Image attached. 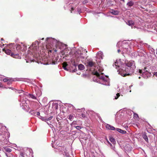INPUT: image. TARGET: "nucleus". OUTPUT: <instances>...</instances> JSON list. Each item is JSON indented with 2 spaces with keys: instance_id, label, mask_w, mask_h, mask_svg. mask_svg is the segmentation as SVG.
<instances>
[{
  "instance_id": "f257e3e1",
  "label": "nucleus",
  "mask_w": 157,
  "mask_h": 157,
  "mask_svg": "<svg viewBox=\"0 0 157 157\" xmlns=\"http://www.w3.org/2000/svg\"><path fill=\"white\" fill-rule=\"evenodd\" d=\"M95 63L92 61H89L87 62L86 66L88 68L90 69L91 68H93L94 69L92 71V73L95 76L93 78V80L94 82L101 83L106 86L109 85V78L106 76H103V73L102 72L103 71V69L100 66H98L97 69L94 68L95 67Z\"/></svg>"
},
{
  "instance_id": "f03ea898",
  "label": "nucleus",
  "mask_w": 157,
  "mask_h": 157,
  "mask_svg": "<svg viewBox=\"0 0 157 157\" xmlns=\"http://www.w3.org/2000/svg\"><path fill=\"white\" fill-rule=\"evenodd\" d=\"M114 66L116 69L119 68L117 71L123 77L132 74L136 68L135 63L133 61H126L124 63H122L121 59L117 60L113 65L114 67Z\"/></svg>"
},
{
  "instance_id": "7ed1b4c3",
  "label": "nucleus",
  "mask_w": 157,
  "mask_h": 157,
  "mask_svg": "<svg viewBox=\"0 0 157 157\" xmlns=\"http://www.w3.org/2000/svg\"><path fill=\"white\" fill-rule=\"evenodd\" d=\"M45 47L47 49L48 54L51 53L56 52L57 53H61L63 58L66 56L67 54L63 52V50L65 48V44L57 41L56 39L52 38H47L46 40Z\"/></svg>"
},
{
  "instance_id": "20e7f679",
  "label": "nucleus",
  "mask_w": 157,
  "mask_h": 157,
  "mask_svg": "<svg viewBox=\"0 0 157 157\" xmlns=\"http://www.w3.org/2000/svg\"><path fill=\"white\" fill-rule=\"evenodd\" d=\"M38 42L36 40L33 43L29 48L28 50L29 53L30 55H32L33 56L36 58L38 59L43 56V53L44 52L43 50L42 52L40 50L41 48H40L38 45H39Z\"/></svg>"
},
{
  "instance_id": "39448f33",
  "label": "nucleus",
  "mask_w": 157,
  "mask_h": 157,
  "mask_svg": "<svg viewBox=\"0 0 157 157\" xmlns=\"http://www.w3.org/2000/svg\"><path fill=\"white\" fill-rule=\"evenodd\" d=\"M86 56V53L83 54L80 52L76 51L75 53V59L72 60V65L74 66L75 68L77 66L78 62L80 61H83L85 59V57Z\"/></svg>"
},
{
  "instance_id": "423d86ee",
  "label": "nucleus",
  "mask_w": 157,
  "mask_h": 157,
  "mask_svg": "<svg viewBox=\"0 0 157 157\" xmlns=\"http://www.w3.org/2000/svg\"><path fill=\"white\" fill-rule=\"evenodd\" d=\"M120 45H121V47L122 48V54L126 53L130 55V51L129 49H128V43L124 42L122 43L119 42L117 44V46Z\"/></svg>"
},
{
  "instance_id": "0eeeda50",
  "label": "nucleus",
  "mask_w": 157,
  "mask_h": 157,
  "mask_svg": "<svg viewBox=\"0 0 157 157\" xmlns=\"http://www.w3.org/2000/svg\"><path fill=\"white\" fill-rule=\"evenodd\" d=\"M2 50L4 51L8 55H10L12 57L15 58H18L19 56L18 53H16L15 52V50L14 51L13 49H11V50L7 49L6 48V47L5 48L2 49Z\"/></svg>"
},
{
  "instance_id": "6e6552de",
  "label": "nucleus",
  "mask_w": 157,
  "mask_h": 157,
  "mask_svg": "<svg viewBox=\"0 0 157 157\" xmlns=\"http://www.w3.org/2000/svg\"><path fill=\"white\" fill-rule=\"evenodd\" d=\"M20 96V101L21 102V103L20 104V105L21 107H22V109H26L27 108V106H28L27 105V103H26L25 100L26 99V96L24 94L21 95Z\"/></svg>"
},
{
  "instance_id": "1a4fd4ad",
  "label": "nucleus",
  "mask_w": 157,
  "mask_h": 157,
  "mask_svg": "<svg viewBox=\"0 0 157 157\" xmlns=\"http://www.w3.org/2000/svg\"><path fill=\"white\" fill-rule=\"evenodd\" d=\"M67 6H68L69 8H71L70 9H69V10L71 11V13L74 10L75 8V7H74V6L73 4H71V3L69 4L67 6V3H66V6H64V8L65 9H66L67 8Z\"/></svg>"
},
{
  "instance_id": "9d476101",
  "label": "nucleus",
  "mask_w": 157,
  "mask_h": 157,
  "mask_svg": "<svg viewBox=\"0 0 157 157\" xmlns=\"http://www.w3.org/2000/svg\"><path fill=\"white\" fill-rule=\"evenodd\" d=\"M146 68H145L143 70H139V72L140 74H142V76L143 77L145 78V77L144 76V75L145 74H146L147 73H148L147 70L146 71L145 69Z\"/></svg>"
},
{
  "instance_id": "9b49d317",
  "label": "nucleus",
  "mask_w": 157,
  "mask_h": 157,
  "mask_svg": "<svg viewBox=\"0 0 157 157\" xmlns=\"http://www.w3.org/2000/svg\"><path fill=\"white\" fill-rule=\"evenodd\" d=\"M143 44H144V46L147 47L148 48V49L151 51V52H150L151 53H155V50L153 48H152L151 46H150V45H148L146 43Z\"/></svg>"
},
{
  "instance_id": "f8f14e48",
  "label": "nucleus",
  "mask_w": 157,
  "mask_h": 157,
  "mask_svg": "<svg viewBox=\"0 0 157 157\" xmlns=\"http://www.w3.org/2000/svg\"><path fill=\"white\" fill-rule=\"evenodd\" d=\"M21 51H25L27 49V46L26 45L23 43H21Z\"/></svg>"
},
{
  "instance_id": "ddd939ff",
  "label": "nucleus",
  "mask_w": 157,
  "mask_h": 157,
  "mask_svg": "<svg viewBox=\"0 0 157 157\" xmlns=\"http://www.w3.org/2000/svg\"><path fill=\"white\" fill-rule=\"evenodd\" d=\"M105 127L106 128L110 130H114L115 129V127L108 124H107L106 125Z\"/></svg>"
},
{
  "instance_id": "4468645a",
  "label": "nucleus",
  "mask_w": 157,
  "mask_h": 157,
  "mask_svg": "<svg viewBox=\"0 0 157 157\" xmlns=\"http://www.w3.org/2000/svg\"><path fill=\"white\" fill-rule=\"evenodd\" d=\"M110 12L112 13V14H114V15H117L119 13V11H118L117 10H111Z\"/></svg>"
},
{
  "instance_id": "2eb2a0df",
  "label": "nucleus",
  "mask_w": 157,
  "mask_h": 157,
  "mask_svg": "<svg viewBox=\"0 0 157 157\" xmlns=\"http://www.w3.org/2000/svg\"><path fill=\"white\" fill-rule=\"evenodd\" d=\"M36 116L38 117L41 119L42 121H45L44 119V118L43 117H42L40 115V113L39 112H36Z\"/></svg>"
},
{
  "instance_id": "dca6fc26",
  "label": "nucleus",
  "mask_w": 157,
  "mask_h": 157,
  "mask_svg": "<svg viewBox=\"0 0 157 157\" xmlns=\"http://www.w3.org/2000/svg\"><path fill=\"white\" fill-rule=\"evenodd\" d=\"M63 67L64 70L67 71L68 70V65L66 63H63Z\"/></svg>"
},
{
  "instance_id": "f3484780",
  "label": "nucleus",
  "mask_w": 157,
  "mask_h": 157,
  "mask_svg": "<svg viewBox=\"0 0 157 157\" xmlns=\"http://www.w3.org/2000/svg\"><path fill=\"white\" fill-rule=\"evenodd\" d=\"M116 130L122 134H125L126 133V131L121 129L119 128H117Z\"/></svg>"
},
{
  "instance_id": "a211bd4d",
  "label": "nucleus",
  "mask_w": 157,
  "mask_h": 157,
  "mask_svg": "<svg viewBox=\"0 0 157 157\" xmlns=\"http://www.w3.org/2000/svg\"><path fill=\"white\" fill-rule=\"evenodd\" d=\"M103 53L99 51L97 53V57L101 58V59H103Z\"/></svg>"
},
{
  "instance_id": "6ab92c4d",
  "label": "nucleus",
  "mask_w": 157,
  "mask_h": 157,
  "mask_svg": "<svg viewBox=\"0 0 157 157\" xmlns=\"http://www.w3.org/2000/svg\"><path fill=\"white\" fill-rule=\"evenodd\" d=\"M109 140L112 143V144H116V141L115 139L112 137H110L109 138Z\"/></svg>"
},
{
  "instance_id": "aec40b11",
  "label": "nucleus",
  "mask_w": 157,
  "mask_h": 157,
  "mask_svg": "<svg viewBox=\"0 0 157 157\" xmlns=\"http://www.w3.org/2000/svg\"><path fill=\"white\" fill-rule=\"evenodd\" d=\"M21 44H18L17 45V46L16 47V50H17V51H21Z\"/></svg>"
},
{
  "instance_id": "412c9836",
  "label": "nucleus",
  "mask_w": 157,
  "mask_h": 157,
  "mask_svg": "<svg viewBox=\"0 0 157 157\" xmlns=\"http://www.w3.org/2000/svg\"><path fill=\"white\" fill-rule=\"evenodd\" d=\"M134 22L132 20H129L127 22V24L129 26H132L134 25Z\"/></svg>"
},
{
  "instance_id": "4be33fe9",
  "label": "nucleus",
  "mask_w": 157,
  "mask_h": 157,
  "mask_svg": "<svg viewBox=\"0 0 157 157\" xmlns=\"http://www.w3.org/2000/svg\"><path fill=\"white\" fill-rule=\"evenodd\" d=\"M4 149L6 151L8 152H9V153L10 152L12 151L11 149H10V148L7 147H5L4 148Z\"/></svg>"
},
{
  "instance_id": "5701e85b",
  "label": "nucleus",
  "mask_w": 157,
  "mask_h": 157,
  "mask_svg": "<svg viewBox=\"0 0 157 157\" xmlns=\"http://www.w3.org/2000/svg\"><path fill=\"white\" fill-rule=\"evenodd\" d=\"M78 68L79 70H82L84 69L85 67L83 65L80 64L78 65Z\"/></svg>"
},
{
  "instance_id": "b1692460",
  "label": "nucleus",
  "mask_w": 157,
  "mask_h": 157,
  "mask_svg": "<svg viewBox=\"0 0 157 157\" xmlns=\"http://www.w3.org/2000/svg\"><path fill=\"white\" fill-rule=\"evenodd\" d=\"M52 107L54 109H55L56 110L57 109H58V105L57 103H53L52 104Z\"/></svg>"
},
{
  "instance_id": "393cba45",
  "label": "nucleus",
  "mask_w": 157,
  "mask_h": 157,
  "mask_svg": "<svg viewBox=\"0 0 157 157\" xmlns=\"http://www.w3.org/2000/svg\"><path fill=\"white\" fill-rule=\"evenodd\" d=\"M36 95L37 97H39L41 95V93L40 90L38 91H36Z\"/></svg>"
},
{
  "instance_id": "a878e982",
  "label": "nucleus",
  "mask_w": 157,
  "mask_h": 157,
  "mask_svg": "<svg viewBox=\"0 0 157 157\" xmlns=\"http://www.w3.org/2000/svg\"><path fill=\"white\" fill-rule=\"evenodd\" d=\"M143 138L147 142H148V137L147 135H144L143 136Z\"/></svg>"
},
{
  "instance_id": "bb28decb",
  "label": "nucleus",
  "mask_w": 157,
  "mask_h": 157,
  "mask_svg": "<svg viewBox=\"0 0 157 157\" xmlns=\"http://www.w3.org/2000/svg\"><path fill=\"white\" fill-rule=\"evenodd\" d=\"M7 143H8V141H7V140H6V139H4L3 140V141L2 142V143L1 144L2 145H5Z\"/></svg>"
},
{
  "instance_id": "cd10ccee",
  "label": "nucleus",
  "mask_w": 157,
  "mask_h": 157,
  "mask_svg": "<svg viewBox=\"0 0 157 157\" xmlns=\"http://www.w3.org/2000/svg\"><path fill=\"white\" fill-rule=\"evenodd\" d=\"M67 106L68 107L71 108L72 109H75L74 106L71 104H67Z\"/></svg>"
},
{
  "instance_id": "c85d7f7f",
  "label": "nucleus",
  "mask_w": 157,
  "mask_h": 157,
  "mask_svg": "<svg viewBox=\"0 0 157 157\" xmlns=\"http://www.w3.org/2000/svg\"><path fill=\"white\" fill-rule=\"evenodd\" d=\"M29 97L31 98H32L33 99H36V97L34 95H33V94H29Z\"/></svg>"
},
{
  "instance_id": "c756f323",
  "label": "nucleus",
  "mask_w": 157,
  "mask_h": 157,
  "mask_svg": "<svg viewBox=\"0 0 157 157\" xmlns=\"http://www.w3.org/2000/svg\"><path fill=\"white\" fill-rule=\"evenodd\" d=\"M68 119L70 120V121H72V119L74 118V116L72 115H70L68 116Z\"/></svg>"
},
{
  "instance_id": "7c9ffc66",
  "label": "nucleus",
  "mask_w": 157,
  "mask_h": 157,
  "mask_svg": "<svg viewBox=\"0 0 157 157\" xmlns=\"http://www.w3.org/2000/svg\"><path fill=\"white\" fill-rule=\"evenodd\" d=\"M133 5V3L132 2H130L127 3V5L129 6H132Z\"/></svg>"
},
{
  "instance_id": "2f4dec72",
  "label": "nucleus",
  "mask_w": 157,
  "mask_h": 157,
  "mask_svg": "<svg viewBox=\"0 0 157 157\" xmlns=\"http://www.w3.org/2000/svg\"><path fill=\"white\" fill-rule=\"evenodd\" d=\"M6 155L7 157H13V156L12 154L10 153H6Z\"/></svg>"
},
{
  "instance_id": "473e14b6",
  "label": "nucleus",
  "mask_w": 157,
  "mask_h": 157,
  "mask_svg": "<svg viewBox=\"0 0 157 157\" xmlns=\"http://www.w3.org/2000/svg\"><path fill=\"white\" fill-rule=\"evenodd\" d=\"M52 118V116H51V117H50L48 118L47 119H45V118H44L45 119H44L45 120V121H49V120H51Z\"/></svg>"
},
{
  "instance_id": "72a5a7b5",
  "label": "nucleus",
  "mask_w": 157,
  "mask_h": 157,
  "mask_svg": "<svg viewBox=\"0 0 157 157\" xmlns=\"http://www.w3.org/2000/svg\"><path fill=\"white\" fill-rule=\"evenodd\" d=\"M77 124V121H74L71 124V125Z\"/></svg>"
},
{
  "instance_id": "f704fd0d",
  "label": "nucleus",
  "mask_w": 157,
  "mask_h": 157,
  "mask_svg": "<svg viewBox=\"0 0 157 157\" xmlns=\"http://www.w3.org/2000/svg\"><path fill=\"white\" fill-rule=\"evenodd\" d=\"M133 113L134 117L136 119L137 118H138V116L137 114L135 113Z\"/></svg>"
},
{
  "instance_id": "c9c22d12",
  "label": "nucleus",
  "mask_w": 157,
  "mask_h": 157,
  "mask_svg": "<svg viewBox=\"0 0 157 157\" xmlns=\"http://www.w3.org/2000/svg\"><path fill=\"white\" fill-rule=\"evenodd\" d=\"M120 96V95L119 94V93H117L116 94V96L115 97V99H117Z\"/></svg>"
},
{
  "instance_id": "e433bc0d",
  "label": "nucleus",
  "mask_w": 157,
  "mask_h": 157,
  "mask_svg": "<svg viewBox=\"0 0 157 157\" xmlns=\"http://www.w3.org/2000/svg\"><path fill=\"white\" fill-rule=\"evenodd\" d=\"M9 79H8L7 78H5L3 79V80L4 82H8L9 80Z\"/></svg>"
},
{
  "instance_id": "4c0bfd02",
  "label": "nucleus",
  "mask_w": 157,
  "mask_h": 157,
  "mask_svg": "<svg viewBox=\"0 0 157 157\" xmlns=\"http://www.w3.org/2000/svg\"><path fill=\"white\" fill-rule=\"evenodd\" d=\"M36 111H33L32 113V114L34 116H36Z\"/></svg>"
},
{
  "instance_id": "58836bf2",
  "label": "nucleus",
  "mask_w": 157,
  "mask_h": 157,
  "mask_svg": "<svg viewBox=\"0 0 157 157\" xmlns=\"http://www.w3.org/2000/svg\"><path fill=\"white\" fill-rule=\"evenodd\" d=\"M120 51H122V48L121 47V46L119 48V49H118L117 51L118 52H119Z\"/></svg>"
},
{
  "instance_id": "ea45409f",
  "label": "nucleus",
  "mask_w": 157,
  "mask_h": 157,
  "mask_svg": "<svg viewBox=\"0 0 157 157\" xmlns=\"http://www.w3.org/2000/svg\"><path fill=\"white\" fill-rule=\"evenodd\" d=\"M75 127L76 129L79 130L80 129H81V127L80 126H75Z\"/></svg>"
},
{
  "instance_id": "a19ab883",
  "label": "nucleus",
  "mask_w": 157,
  "mask_h": 157,
  "mask_svg": "<svg viewBox=\"0 0 157 157\" xmlns=\"http://www.w3.org/2000/svg\"><path fill=\"white\" fill-rule=\"evenodd\" d=\"M108 142L109 144L110 145V146L112 148V149H113V148L114 147L112 145V144L110 143H109V141H108Z\"/></svg>"
},
{
  "instance_id": "79ce46f5",
  "label": "nucleus",
  "mask_w": 157,
  "mask_h": 157,
  "mask_svg": "<svg viewBox=\"0 0 157 157\" xmlns=\"http://www.w3.org/2000/svg\"><path fill=\"white\" fill-rule=\"evenodd\" d=\"M88 2V1L87 0H85L83 2V4H86Z\"/></svg>"
},
{
  "instance_id": "37998d69",
  "label": "nucleus",
  "mask_w": 157,
  "mask_h": 157,
  "mask_svg": "<svg viewBox=\"0 0 157 157\" xmlns=\"http://www.w3.org/2000/svg\"><path fill=\"white\" fill-rule=\"evenodd\" d=\"M6 45V44H0V47L2 48H3V47L4 46V45Z\"/></svg>"
},
{
  "instance_id": "c03bdc74",
  "label": "nucleus",
  "mask_w": 157,
  "mask_h": 157,
  "mask_svg": "<svg viewBox=\"0 0 157 157\" xmlns=\"http://www.w3.org/2000/svg\"><path fill=\"white\" fill-rule=\"evenodd\" d=\"M77 11L78 12V13H79V14H80V13H81V10L80 9H78L77 10Z\"/></svg>"
},
{
  "instance_id": "a18cd8bd",
  "label": "nucleus",
  "mask_w": 157,
  "mask_h": 157,
  "mask_svg": "<svg viewBox=\"0 0 157 157\" xmlns=\"http://www.w3.org/2000/svg\"><path fill=\"white\" fill-rule=\"evenodd\" d=\"M32 60L31 59L29 61L28 60H26V62L27 63H30V62H31L32 61Z\"/></svg>"
},
{
  "instance_id": "49530a36",
  "label": "nucleus",
  "mask_w": 157,
  "mask_h": 157,
  "mask_svg": "<svg viewBox=\"0 0 157 157\" xmlns=\"http://www.w3.org/2000/svg\"><path fill=\"white\" fill-rule=\"evenodd\" d=\"M56 63V61H52V64H55Z\"/></svg>"
},
{
  "instance_id": "de8ad7c7",
  "label": "nucleus",
  "mask_w": 157,
  "mask_h": 157,
  "mask_svg": "<svg viewBox=\"0 0 157 157\" xmlns=\"http://www.w3.org/2000/svg\"><path fill=\"white\" fill-rule=\"evenodd\" d=\"M82 116L83 117H85V114H84L82 113Z\"/></svg>"
},
{
  "instance_id": "09e8293b",
  "label": "nucleus",
  "mask_w": 157,
  "mask_h": 157,
  "mask_svg": "<svg viewBox=\"0 0 157 157\" xmlns=\"http://www.w3.org/2000/svg\"><path fill=\"white\" fill-rule=\"evenodd\" d=\"M3 86L2 84L0 82V87H1Z\"/></svg>"
},
{
  "instance_id": "8fccbe9b",
  "label": "nucleus",
  "mask_w": 157,
  "mask_h": 157,
  "mask_svg": "<svg viewBox=\"0 0 157 157\" xmlns=\"http://www.w3.org/2000/svg\"><path fill=\"white\" fill-rule=\"evenodd\" d=\"M10 80L8 81V82H7V84L8 85H9L10 84Z\"/></svg>"
},
{
  "instance_id": "3c124183",
  "label": "nucleus",
  "mask_w": 157,
  "mask_h": 157,
  "mask_svg": "<svg viewBox=\"0 0 157 157\" xmlns=\"http://www.w3.org/2000/svg\"><path fill=\"white\" fill-rule=\"evenodd\" d=\"M9 89H11L12 90H13L14 88H12V87H9Z\"/></svg>"
},
{
  "instance_id": "603ef678",
  "label": "nucleus",
  "mask_w": 157,
  "mask_h": 157,
  "mask_svg": "<svg viewBox=\"0 0 157 157\" xmlns=\"http://www.w3.org/2000/svg\"><path fill=\"white\" fill-rule=\"evenodd\" d=\"M132 86V85H131V86H129V89H130L131 88Z\"/></svg>"
},
{
  "instance_id": "864d4df0",
  "label": "nucleus",
  "mask_w": 157,
  "mask_h": 157,
  "mask_svg": "<svg viewBox=\"0 0 157 157\" xmlns=\"http://www.w3.org/2000/svg\"><path fill=\"white\" fill-rule=\"evenodd\" d=\"M75 70H76L75 68L74 70L72 71V72H75Z\"/></svg>"
},
{
  "instance_id": "5fc2aeb1",
  "label": "nucleus",
  "mask_w": 157,
  "mask_h": 157,
  "mask_svg": "<svg viewBox=\"0 0 157 157\" xmlns=\"http://www.w3.org/2000/svg\"><path fill=\"white\" fill-rule=\"evenodd\" d=\"M155 75L157 77V72H156L155 74Z\"/></svg>"
},
{
  "instance_id": "6e6d98bb",
  "label": "nucleus",
  "mask_w": 157,
  "mask_h": 157,
  "mask_svg": "<svg viewBox=\"0 0 157 157\" xmlns=\"http://www.w3.org/2000/svg\"><path fill=\"white\" fill-rule=\"evenodd\" d=\"M20 91H21V92H19V93H21V92H23V91L22 90H21Z\"/></svg>"
},
{
  "instance_id": "4d7b16f0",
  "label": "nucleus",
  "mask_w": 157,
  "mask_h": 157,
  "mask_svg": "<svg viewBox=\"0 0 157 157\" xmlns=\"http://www.w3.org/2000/svg\"><path fill=\"white\" fill-rule=\"evenodd\" d=\"M14 146L15 147H17V145L15 144H14Z\"/></svg>"
},
{
  "instance_id": "13d9d810",
  "label": "nucleus",
  "mask_w": 157,
  "mask_h": 157,
  "mask_svg": "<svg viewBox=\"0 0 157 157\" xmlns=\"http://www.w3.org/2000/svg\"><path fill=\"white\" fill-rule=\"evenodd\" d=\"M7 47H9V46H10V45H7Z\"/></svg>"
},
{
  "instance_id": "bf43d9fd",
  "label": "nucleus",
  "mask_w": 157,
  "mask_h": 157,
  "mask_svg": "<svg viewBox=\"0 0 157 157\" xmlns=\"http://www.w3.org/2000/svg\"><path fill=\"white\" fill-rule=\"evenodd\" d=\"M44 38H42L41 39L42 40H44Z\"/></svg>"
},
{
  "instance_id": "052dcab7",
  "label": "nucleus",
  "mask_w": 157,
  "mask_h": 157,
  "mask_svg": "<svg viewBox=\"0 0 157 157\" xmlns=\"http://www.w3.org/2000/svg\"><path fill=\"white\" fill-rule=\"evenodd\" d=\"M156 51H157V52H156V54H157V49H156Z\"/></svg>"
},
{
  "instance_id": "680f3d73",
  "label": "nucleus",
  "mask_w": 157,
  "mask_h": 157,
  "mask_svg": "<svg viewBox=\"0 0 157 157\" xmlns=\"http://www.w3.org/2000/svg\"><path fill=\"white\" fill-rule=\"evenodd\" d=\"M140 78V77H139V78Z\"/></svg>"
},
{
  "instance_id": "e2e57ef3",
  "label": "nucleus",
  "mask_w": 157,
  "mask_h": 157,
  "mask_svg": "<svg viewBox=\"0 0 157 157\" xmlns=\"http://www.w3.org/2000/svg\"><path fill=\"white\" fill-rule=\"evenodd\" d=\"M1 40H3V39H2H2H1Z\"/></svg>"
},
{
  "instance_id": "0e129e2a",
  "label": "nucleus",
  "mask_w": 157,
  "mask_h": 157,
  "mask_svg": "<svg viewBox=\"0 0 157 157\" xmlns=\"http://www.w3.org/2000/svg\"><path fill=\"white\" fill-rule=\"evenodd\" d=\"M131 90H130L129 91V92H131Z\"/></svg>"
},
{
  "instance_id": "69168bd1",
  "label": "nucleus",
  "mask_w": 157,
  "mask_h": 157,
  "mask_svg": "<svg viewBox=\"0 0 157 157\" xmlns=\"http://www.w3.org/2000/svg\"><path fill=\"white\" fill-rule=\"evenodd\" d=\"M22 154H23L22 153H21V155H22Z\"/></svg>"
},
{
  "instance_id": "338daca9",
  "label": "nucleus",
  "mask_w": 157,
  "mask_h": 157,
  "mask_svg": "<svg viewBox=\"0 0 157 157\" xmlns=\"http://www.w3.org/2000/svg\"><path fill=\"white\" fill-rule=\"evenodd\" d=\"M155 157V156H154V157Z\"/></svg>"
}]
</instances>
